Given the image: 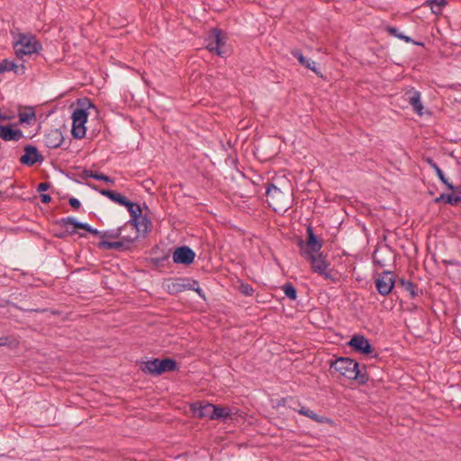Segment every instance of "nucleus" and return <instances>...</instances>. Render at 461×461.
Here are the masks:
<instances>
[{
	"mask_svg": "<svg viewBox=\"0 0 461 461\" xmlns=\"http://www.w3.org/2000/svg\"><path fill=\"white\" fill-rule=\"evenodd\" d=\"M447 5V0H427L423 5L429 6L435 14H440L443 7Z\"/></svg>",
	"mask_w": 461,
	"mask_h": 461,
	"instance_id": "b1692460",
	"label": "nucleus"
},
{
	"mask_svg": "<svg viewBox=\"0 0 461 461\" xmlns=\"http://www.w3.org/2000/svg\"><path fill=\"white\" fill-rule=\"evenodd\" d=\"M399 39L404 41L405 42H412L414 45H418V46L423 45V43L416 41L412 40L411 38H410L409 36L404 35L403 33H402V35L400 36Z\"/></svg>",
	"mask_w": 461,
	"mask_h": 461,
	"instance_id": "4c0bfd02",
	"label": "nucleus"
},
{
	"mask_svg": "<svg viewBox=\"0 0 461 461\" xmlns=\"http://www.w3.org/2000/svg\"><path fill=\"white\" fill-rule=\"evenodd\" d=\"M31 312H46V310L45 309H42V310H31Z\"/></svg>",
	"mask_w": 461,
	"mask_h": 461,
	"instance_id": "864d4df0",
	"label": "nucleus"
},
{
	"mask_svg": "<svg viewBox=\"0 0 461 461\" xmlns=\"http://www.w3.org/2000/svg\"><path fill=\"white\" fill-rule=\"evenodd\" d=\"M283 291L285 293V294L286 295V297H288L290 300H296L297 298V292H296V289L294 287V285L288 282V283H285L284 285H283Z\"/></svg>",
	"mask_w": 461,
	"mask_h": 461,
	"instance_id": "bb28decb",
	"label": "nucleus"
},
{
	"mask_svg": "<svg viewBox=\"0 0 461 461\" xmlns=\"http://www.w3.org/2000/svg\"><path fill=\"white\" fill-rule=\"evenodd\" d=\"M198 403H194L192 407L194 414L199 419L208 418L209 420H213V406L212 403H205L201 404L199 403V406L196 407Z\"/></svg>",
	"mask_w": 461,
	"mask_h": 461,
	"instance_id": "6ab92c4d",
	"label": "nucleus"
},
{
	"mask_svg": "<svg viewBox=\"0 0 461 461\" xmlns=\"http://www.w3.org/2000/svg\"><path fill=\"white\" fill-rule=\"evenodd\" d=\"M435 171L438 170V168H439V167L437 165L436 162H434L431 166H430Z\"/></svg>",
	"mask_w": 461,
	"mask_h": 461,
	"instance_id": "603ef678",
	"label": "nucleus"
},
{
	"mask_svg": "<svg viewBox=\"0 0 461 461\" xmlns=\"http://www.w3.org/2000/svg\"><path fill=\"white\" fill-rule=\"evenodd\" d=\"M129 228H125V225L116 229V230H106L104 232H103L102 234V239H118V238H121L122 234V231H125L127 230Z\"/></svg>",
	"mask_w": 461,
	"mask_h": 461,
	"instance_id": "a878e982",
	"label": "nucleus"
},
{
	"mask_svg": "<svg viewBox=\"0 0 461 461\" xmlns=\"http://www.w3.org/2000/svg\"><path fill=\"white\" fill-rule=\"evenodd\" d=\"M409 280H405V279H402L401 278L399 281H398V284L402 287V288H405L407 284H409Z\"/></svg>",
	"mask_w": 461,
	"mask_h": 461,
	"instance_id": "de8ad7c7",
	"label": "nucleus"
},
{
	"mask_svg": "<svg viewBox=\"0 0 461 461\" xmlns=\"http://www.w3.org/2000/svg\"><path fill=\"white\" fill-rule=\"evenodd\" d=\"M74 233H76V230L72 228L71 230H64L63 232L56 234V237L59 239H64L65 237L68 235H73Z\"/></svg>",
	"mask_w": 461,
	"mask_h": 461,
	"instance_id": "a19ab883",
	"label": "nucleus"
},
{
	"mask_svg": "<svg viewBox=\"0 0 461 461\" xmlns=\"http://www.w3.org/2000/svg\"><path fill=\"white\" fill-rule=\"evenodd\" d=\"M90 176H91V178H94L96 180H102L106 183H113V180L110 176H108L103 173L95 171V175H90Z\"/></svg>",
	"mask_w": 461,
	"mask_h": 461,
	"instance_id": "72a5a7b5",
	"label": "nucleus"
},
{
	"mask_svg": "<svg viewBox=\"0 0 461 461\" xmlns=\"http://www.w3.org/2000/svg\"><path fill=\"white\" fill-rule=\"evenodd\" d=\"M194 291H195L202 298L205 297L203 290L199 287V285H196Z\"/></svg>",
	"mask_w": 461,
	"mask_h": 461,
	"instance_id": "09e8293b",
	"label": "nucleus"
},
{
	"mask_svg": "<svg viewBox=\"0 0 461 461\" xmlns=\"http://www.w3.org/2000/svg\"><path fill=\"white\" fill-rule=\"evenodd\" d=\"M23 137L20 129H14L11 124L0 125V139L5 141H18Z\"/></svg>",
	"mask_w": 461,
	"mask_h": 461,
	"instance_id": "2eb2a0df",
	"label": "nucleus"
},
{
	"mask_svg": "<svg viewBox=\"0 0 461 461\" xmlns=\"http://www.w3.org/2000/svg\"><path fill=\"white\" fill-rule=\"evenodd\" d=\"M213 420H226L230 417V410L227 407L214 405L213 406Z\"/></svg>",
	"mask_w": 461,
	"mask_h": 461,
	"instance_id": "393cba45",
	"label": "nucleus"
},
{
	"mask_svg": "<svg viewBox=\"0 0 461 461\" xmlns=\"http://www.w3.org/2000/svg\"><path fill=\"white\" fill-rule=\"evenodd\" d=\"M150 225H151L150 221L146 216H142V214H140V218L139 220V224L137 226L138 234L140 233V230L143 232L149 231Z\"/></svg>",
	"mask_w": 461,
	"mask_h": 461,
	"instance_id": "c756f323",
	"label": "nucleus"
},
{
	"mask_svg": "<svg viewBox=\"0 0 461 461\" xmlns=\"http://www.w3.org/2000/svg\"><path fill=\"white\" fill-rule=\"evenodd\" d=\"M40 198L43 203H49L51 201V197L48 194H41Z\"/></svg>",
	"mask_w": 461,
	"mask_h": 461,
	"instance_id": "79ce46f5",
	"label": "nucleus"
},
{
	"mask_svg": "<svg viewBox=\"0 0 461 461\" xmlns=\"http://www.w3.org/2000/svg\"><path fill=\"white\" fill-rule=\"evenodd\" d=\"M195 258V253L187 246L177 247L173 252L172 258L176 264L191 265Z\"/></svg>",
	"mask_w": 461,
	"mask_h": 461,
	"instance_id": "f8f14e48",
	"label": "nucleus"
},
{
	"mask_svg": "<svg viewBox=\"0 0 461 461\" xmlns=\"http://www.w3.org/2000/svg\"><path fill=\"white\" fill-rule=\"evenodd\" d=\"M70 225H68V228H65L66 230H71L70 228H69Z\"/></svg>",
	"mask_w": 461,
	"mask_h": 461,
	"instance_id": "6e6d98bb",
	"label": "nucleus"
},
{
	"mask_svg": "<svg viewBox=\"0 0 461 461\" xmlns=\"http://www.w3.org/2000/svg\"><path fill=\"white\" fill-rule=\"evenodd\" d=\"M56 224L59 225L62 228H68V225H71L75 230H76V229H80V230H84L87 232H89V230H91V228H92L87 223L77 221L73 217L61 218L56 221Z\"/></svg>",
	"mask_w": 461,
	"mask_h": 461,
	"instance_id": "aec40b11",
	"label": "nucleus"
},
{
	"mask_svg": "<svg viewBox=\"0 0 461 461\" xmlns=\"http://www.w3.org/2000/svg\"><path fill=\"white\" fill-rule=\"evenodd\" d=\"M50 188V182H41L38 185L37 191L38 192H44Z\"/></svg>",
	"mask_w": 461,
	"mask_h": 461,
	"instance_id": "58836bf2",
	"label": "nucleus"
},
{
	"mask_svg": "<svg viewBox=\"0 0 461 461\" xmlns=\"http://www.w3.org/2000/svg\"><path fill=\"white\" fill-rule=\"evenodd\" d=\"M118 241L101 240L97 247L101 249H116L119 251H126L130 249L131 245L138 240V233L123 234Z\"/></svg>",
	"mask_w": 461,
	"mask_h": 461,
	"instance_id": "0eeeda50",
	"label": "nucleus"
},
{
	"mask_svg": "<svg viewBox=\"0 0 461 461\" xmlns=\"http://www.w3.org/2000/svg\"><path fill=\"white\" fill-rule=\"evenodd\" d=\"M89 233H91L95 236H99L100 238H102V234H103V232L99 231L96 229H93V228H91V230H89Z\"/></svg>",
	"mask_w": 461,
	"mask_h": 461,
	"instance_id": "a18cd8bd",
	"label": "nucleus"
},
{
	"mask_svg": "<svg viewBox=\"0 0 461 461\" xmlns=\"http://www.w3.org/2000/svg\"><path fill=\"white\" fill-rule=\"evenodd\" d=\"M125 206L131 215V219L124 224L125 228H129L132 233H138V224L141 214V208L138 203H135L129 199L126 201Z\"/></svg>",
	"mask_w": 461,
	"mask_h": 461,
	"instance_id": "9b49d317",
	"label": "nucleus"
},
{
	"mask_svg": "<svg viewBox=\"0 0 461 461\" xmlns=\"http://www.w3.org/2000/svg\"><path fill=\"white\" fill-rule=\"evenodd\" d=\"M144 373H149L152 375H160L166 372L178 371V366L173 358H154L143 363L140 367Z\"/></svg>",
	"mask_w": 461,
	"mask_h": 461,
	"instance_id": "39448f33",
	"label": "nucleus"
},
{
	"mask_svg": "<svg viewBox=\"0 0 461 461\" xmlns=\"http://www.w3.org/2000/svg\"><path fill=\"white\" fill-rule=\"evenodd\" d=\"M68 203L70 206L73 207L74 209H78L81 205L79 200L75 197L69 198Z\"/></svg>",
	"mask_w": 461,
	"mask_h": 461,
	"instance_id": "ea45409f",
	"label": "nucleus"
},
{
	"mask_svg": "<svg viewBox=\"0 0 461 461\" xmlns=\"http://www.w3.org/2000/svg\"><path fill=\"white\" fill-rule=\"evenodd\" d=\"M267 202L276 212L284 213L292 207L293 189L289 180L279 185L268 183L266 190Z\"/></svg>",
	"mask_w": 461,
	"mask_h": 461,
	"instance_id": "f257e3e1",
	"label": "nucleus"
},
{
	"mask_svg": "<svg viewBox=\"0 0 461 461\" xmlns=\"http://www.w3.org/2000/svg\"><path fill=\"white\" fill-rule=\"evenodd\" d=\"M167 291L171 294H176L185 291V279L170 281L166 285Z\"/></svg>",
	"mask_w": 461,
	"mask_h": 461,
	"instance_id": "5701e85b",
	"label": "nucleus"
},
{
	"mask_svg": "<svg viewBox=\"0 0 461 461\" xmlns=\"http://www.w3.org/2000/svg\"><path fill=\"white\" fill-rule=\"evenodd\" d=\"M122 234H131V230L128 229L127 230L122 231Z\"/></svg>",
	"mask_w": 461,
	"mask_h": 461,
	"instance_id": "5fc2aeb1",
	"label": "nucleus"
},
{
	"mask_svg": "<svg viewBox=\"0 0 461 461\" xmlns=\"http://www.w3.org/2000/svg\"><path fill=\"white\" fill-rule=\"evenodd\" d=\"M423 159H424V161H425L427 164H429V166H431V165L435 162V161H434L431 158H429V157H426V158H424Z\"/></svg>",
	"mask_w": 461,
	"mask_h": 461,
	"instance_id": "8fccbe9b",
	"label": "nucleus"
},
{
	"mask_svg": "<svg viewBox=\"0 0 461 461\" xmlns=\"http://www.w3.org/2000/svg\"><path fill=\"white\" fill-rule=\"evenodd\" d=\"M319 275L322 276L326 280L330 281L331 283H337L339 281V277L337 276L336 273H333L331 269L329 267L325 269V271H322V273H320Z\"/></svg>",
	"mask_w": 461,
	"mask_h": 461,
	"instance_id": "2f4dec72",
	"label": "nucleus"
},
{
	"mask_svg": "<svg viewBox=\"0 0 461 461\" xmlns=\"http://www.w3.org/2000/svg\"><path fill=\"white\" fill-rule=\"evenodd\" d=\"M24 154L20 158V163L32 167L36 163H41L44 160L43 155L38 150L36 146L27 144L23 148Z\"/></svg>",
	"mask_w": 461,
	"mask_h": 461,
	"instance_id": "1a4fd4ad",
	"label": "nucleus"
},
{
	"mask_svg": "<svg viewBox=\"0 0 461 461\" xmlns=\"http://www.w3.org/2000/svg\"><path fill=\"white\" fill-rule=\"evenodd\" d=\"M44 141L49 149H57L64 141L63 133L59 129H51L45 134Z\"/></svg>",
	"mask_w": 461,
	"mask_h": 461,
	"instance_id": "dca6fc26",
	"label": "nucleus"
},
{
	"mask_svg": "<svg viewBox=\"0 0 461 461\" xmlns=\"http://www.w3.org/2000/svg\"><path fill=\"white\" fill-rule=\"evenodd\" d=\"M19 121L21 123L31 124L32 122L36 121V114L32 110L31 112L20 113Z\"/></svg>",
	"mask_w": 461,
	"mask_h": 461,
	"instance_id": "c85d7f7f",
	"label": "nucleus"
},
{
	"mask_svg": "<svg viewBox=\"0 0 461 461\" xmlns=\"http://www.w3.org/2000/svg\"><path fill=\"white\" fill-rule=\"evenodd\" d=\"M198 285V281L196 280H191V279H185V290H193L195 288V286Z\"/></svg>",
	"mask_w": 461,
	"mask_h": 461,
	"instance_id": "e433bc0d",
	"label": "nucleus"
},
{
	"mask_svg": "<svg viewBox=\"0 0 461 461\" xmlns=\"http://www.w3.org/2000/svg\"><path fill=\"white\" fill-rule=\"evenodd\" d=\"M209 37L212 40H215V47H211V52L222 56L224 52L221 50V47L225 45L222 31L218 28H212L209 32Z\"/></svg>",
	"mask_w": 461,
	"mask_h": 461,
	"instance_id": "f3484780",
	"label": "nucleus"
},
{
	"mask_svg": "<svg viewBox=\"0 0 461 461\" xmlns=\"http://www.w3.org/2000/svg\"><path fill=\"white\" fill-rule=\"evenodd\" d=\"M348 345L356 352L366 356H373V353L375 352V348L371 346L368 339L363 335H354L348 342Z\"/></svg>",
	"mask_w": 461,
	"mask_h": 461,
	"instance_id": "9d476101",
	"label": "nucleus"
},
{
	"mask_svg": "<svg viewBox=\"0 0 461 461\" xmlns=\"http://www.w3.org/2000/svg\"><path fill=\"white\" fill-rule=\"evenodd\" d=\"M384 31L392 35V36H394L396 38H400V36L402 35V32H399V30L396 28V27H393V26H391V25H387L384 27Z\"/></svg>",
	"mask_w": 461,
	"mask_h": 461,
	"instance_id": "c9c22d12",
	"label": "nucleus"
},
{
	"mask_svg": "<svg viewBox=\"0 0 461 461\" xmlns=\"http://www.w3.org/2000/svg\"><path fill=\"white\" fill-rule=\"evenodd\" d=\"M14 49L18 58L24 55L38 53L41 49V42L36 39L35 35L29 33H18L14 43Z\"/></svg>",
	"mask_w": 461,
	"mask_h": 461,
	"instance_id": "20e7f679",
	"label": "nucleus"
},
{
	"mask_svg": "<svg viewBox=\"0 0 461 461\" xmlns=\"http://www.w3.org/2000/svg\"><path fill=\"white\" fill-rule=\"evenodd\" d=\"M297 245L300 249L301 256H306L312 253L319 252L323 245L321 240H319L313 232V229L312 226L307 227V240L303 241L302 239H299L297 241Z\"/></svg>",
	"mask_w": 461,
	"mask_h": 461,
	"instance_id": "423d86ee",
	"label": "nucleus"
},
{
	"mask_svg": "<svg viewBox=\"0 0 461 461\" xmlns=\"http://www.w3.org/2000/svg\"><path fill=\"white\" fill-rule=\"evenodd\" d=\"M306 260L310 261L312 268L314 272L320 274L325 271L330 267V263L327 261L326 257L321 253L315 255V253L303 256Z\"/></svg>",
	"mask_w": 461,
	"mask_h": 461,
	"instance_id": "ddd939ff",
	"label": "nucleus"
},
{
	"mask_svg": "<svg viewBox=\"0 0 461 461\" xmlns=\"http://www.w3.org/2000/svg\"><path fill=\"white\" fill-rule=\"evenodd\" d=\"M77 105L78 107L72 113L73 124L71 132L75 139L81 140L85 137L86 131L85 126L88 117L86 110L88 108L95 109V106L88 98L78 99Z\"/></svg>",
	"mask_w": 461,
	"mask_h": 461,
	"instance_id": "7ed1b4c3",
	"label": "nucleus"
},
{
	"mask_svg": "<svg viewBox=\"0 0 461 461\" xmlns=\"http://www.w3.org/2000/svg\"><path fill=\"white\" fill-rule=\"evenodd\" d=\"M294 411H297L301 415L310 418L311 420H312L313 421H315L319 424H324V423L330 424L332 422V420L330 418L319 415V414L315 413L313 411L306 408L305 406H301L300 409H298V410L294 409Z\"/></svg>",
	"mask_w": 461,
	"mask_h": 461,
	"instance_id": "412c9836",
	"label": "nucleus"
},
{
	"mask_svg": "<svg viewBox=\"0 0 461 461\" xmlns=\"http://www.w3.org/2000/svg\"><path fill=\"white\" fill-rule=\"evenodd\" d=\"M17 65L13 62V61H10L9 59H4L0 62V74L5 72V71H14L15 73H18L17 71Z\"/></svg>",
	"mask_w": 461,
	"mask_h": 461,
	"instance_id": "cd10ccee",
	"label": "nucleus"
},
{
	"mask_svg": "<svg viewBox=\"0 0 461 461\" xmlns=\"http://www.w3.org/2000/svg\"><path fill=\"white\" fill-rule=\"evenodd\" d=\"M100 194L108 197L110 200H112L114 203H119L120 205L126 204V201L128 198L122 194L121 193L115 192L113 190H108V189H101Z\"/></svg>",
	"mask_w": 461,
	"mask_h": 461,
	"instance_id": "4be33fe9",
	"label": "nucleus"
},
{
	"mask_svg": "<svg viewBox=\"0 0 461 461\" xmlns=\"http://www.w3.org/2000/svg\"><path fill=\"white\" fill-rule=\"evenodd\" d=\"M403 98L412 106L417 113L422 114L423 105L420 102V93L419 91L414 88L408 89L403 94Z\"/></svg>",
	"mask_w": 461,
	"mask_h": 461,
	"instance_id": "4468645a",
	"label": "nucleus"
},
{
	"mask_svg": "<svg viewBox=\"0 0 461 461\" xmlns=\"http://www.w3.org/2000/svg\"><path fill=\"white\" fill-rule=\"evenodd\" d=\"M206 41H207L206 49L211 52V47H215V40H212L208 36Z\"/></svg>",
	"mask_w": 461,
	"mask_h": 461,
	"instance_id": "37998d69",
	"label": "nucleus"
},
{
	"mask_svg": "<svg viewBox=\"0 0 461 461\" xmlns=\"http://www.w3.org/2000/svg\"><path fill=\"white\" fill-rule=\"evenodd\" d=\"M90 175H95V171H92V170H86L85 169L83 172H82V176L84 178H89L91 177Z\"/></svg>",
	"mask_w": 461,
	"mask_h": 461,
	"instance_id": "c03bdc74",
	"label": "nucleus"
},
{
	"mask_svg": "<svg viewBox=\"0 0 461 461\" xmlns=\"http://www.w3.org/2000/svg\"><path fill=\"white\" fill-rule=\"evenodd\" d=\"M437 176H438L439 180L447 187V189L454 191L456 187L448 182V180L446 178L443 171L440 168H438L437 171H435Z\"/></svg>",
	"mask_w": 461,
	"mask_h": 461,
	"instance_id": "473e14b6",
	"label": "nucleus"
},
{
	"mask_svg": "<svg viewBox=\"0 0 461 461\" xmlns=\"http://www.w3.org/2000/svg\"><path fill=\"white\" fill-rule=\"evenodd\" d=\"M444 194H441L438 197L435 198L434 199V203H439L441 202H444L445 203V199H444Z\"/></svg>",
	"mask_w": 461,
	"mask_h": 461,
	"instance_id": "49530a36",
	"label": "nucleus"
},
{
	"mask_svg": "<svg viewBox=\"0 0 461 461\" xmlns=\"http://www.w3.org/2000/svg\"><path fill=\"white\" fill-rule=\"evenodd\" d=\"M435 171L438 170V168H439V167L437 165L436 162H434L431 166H430Z\"/></svg>",
	"mask_w": 461,
	"mask_h": 461,
	"instance_id": "3c124183",
	"label": "nucleus"
},
{
	"mask_svg": "<svg viewBox=\"0 0 461 461\" xmlns=\"http://www.w3.org/2000/svg\"><path fill=\"white\" fill-rule=\"evenodd\" d=\"M291 54L293 55V57L297 59V60L302 66L305 67L308 69H311L318 77H323L321 72L316 68L315 62L306 59L300 50H293L291 51Z\"/></svg>",
	"mask_w": 461,
	"mask_h": 461,
	"instance_id": "a211bd4d",
	"label": "nucleus"
},
{
	"mask_svg": "<svg viewBox=\"0 0 461 461\" xmlns=\"http://www.w3.org/2000/svg\"><path fill=\"white\" fill-rule=\"evenodd\" d=\"M240 292L244 295L250 296L253 294L254 290L250 285L241 284V285L240 286Z\"/></svg>",
	"mask_w": 461,
	"mask_h": 461,
	"instance_id": "f704fd0d",
	"label": "nucleus"
},
{
	"mask_svg": "<svg viewBox=\"0 0 461 461\" xmlns=\"http://www.w3.org/2000/svg\"><path fill=\"white\" fill-rule=\"evenodd\" d=\"M330 371L339 374V376L346 379L357 380L360 384L367 382L366 373H362L357 361L349 357H338L335 360H330Z\"/></svg>",
	"mask_w": 461,
	"mask_h": 461,
	"instance_id": "f03ea898",
	"label": "nucleus"
},
{
	"mask_svg": "<svg viewBox=\"0 0 461 461\" xmlns=\"http://www.w3.org/2000/svg\"><path fill=\"white\" fill-rule=\"evenodd\" d=\"M403 289L409 292L411 298H415L422 294V292L419 289L418 285L411 281H410L406 287Z\"/></svg>",
	"mask_w": 461,
	"mask_h": 461,
	"instance_id": "7c9ffc66",
	"label": "nucleus"
},
{
	"mask_svg": "<svg viewBox=\"0 0 461 461\" xmlns=\"http://www.w3.org/2000/svg\"><path fill=\"white\" fill-rule=\"evenodd\" d=\"M395 285L393 273L391 271H384L379 274L375 279V287L381 295H387L391 293Z\"/></svg>",
	"mask_w": 461,
	"mask_h": 461,
	"instance_id": "6e6552de",
	"label": "nucleus"
}]
</instances>
